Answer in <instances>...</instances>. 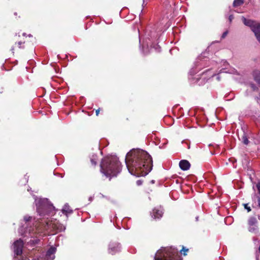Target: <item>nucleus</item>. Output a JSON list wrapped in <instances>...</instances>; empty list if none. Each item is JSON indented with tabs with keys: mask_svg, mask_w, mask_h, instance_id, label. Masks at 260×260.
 <instances>
[{
	"mask_svg": "<svg viewBox=\"0 0 260 260\" xmlns=\"http://www.w3.org/2000/svg\"><path fill=\"white\" fill-rule=\"evenodd\" d=\"M50 229H52L56 232H61L64 230V227L60 223L56 222H47L44 226V230H48Z\"/></svg>",
	"mask_w": 260,
	"mask_h": 260,
	"instance_id": "nucleus-5",
	"label": "nucleus"
},
{
	"mask_svg": "<svg viewBox=\"0 0 260 260\" xmlns=\"http://www.w3.org/2000/svg\"><path fill=\"white\" fill-rule=\"evenodd\" d=\"M252 31L254 32L257 40L260 43V24Z\"/></svg>",
	"mask_w": 260,
	"mask_h": 260,
	"instance_id": "nucleus-15",
	"label": "nucleus"
},
{
	"mask_svg": "<svg viewBox=\"0 0 260 260\" xmlns=\"http://www.w3.org/2000/svg\"><path fill=\"white\" fill-rule=\"evenodd\" d=\"M163 214L164 212L160 206L154 208L151 212L152 218L155 220L160 219L162 217Z\"/></svg>",
	"mask_w": 260,
	"mask_h": 260,
	"instance_id": "nucleus-9",
	"label": "nucleus"
},
{
	"mask_svg": "<svg viewBox=\"0 0 260 260\" xmlns=\"http://www.w3.org/2000/svg\"><path fill=\"white\" fill-rule=\"evenodd\" d=\"M257 100H260V94H259V97H257Z\"/></svg>",
	"mask_w": 260,
	"mask_h": 260,
	"instance_id": "nucleus-31",
	"label": "nucleus"
},
{
	"mask_svg": "<svg viewBox=\"0 0 260 260\" xmlns=\"http://www.w3.org/2000/svg\"><path fill=\"white\" fill-rule=\"evenodd\" d=\"M56 251V248L54 247H51L49 248L46 254L45 258L46 260H53L55 258Z\"/></svg>",
	"mask_w": 260,
	"mask_h": 260,
	"instance_id": "nucleus-12",
	"label": "nucleus"
},
{
	"mask_svg": "<svg viewBox=\"0 0 260 260\" xmlns=\"http://www.w3.org/2000/svg\"><path fill=\"white\" fill-rule=\"evenodd\" d=\"M53 208L52 205L46 203H41L37 207V212L40 216L48 214Z\"/></svg>",
	"mask_w": 260,
	"mask_h": 260,
	"instance_id": "nucleus-4",
	"label": "nucleus"
},
{
	"mask_svg": "<svg viewBox=\"0 0 260 260\" xmlns=\"http://www.w3.org/2000/svg\"><path fill=\"white\" fill-rule=\"evenodd\" d=\"M245 209L247 210V211L249 212L251 211V208L249 206H248L247 204H244Z\"/></svg>",
	"mask_w": 260,
	"mask_h": 260,
	"instance_id": "nucleus-22",
	"label": "nucleus"
},
{
	"mask_svg": "<svg viewBox=\"0 0 260 260\" xmlns=\"http://www.w3.org/2000/svg\"><path fill=\"white\" fill-rule=\"evenodd\" d=\"M243 22L245 25L250 27L251 30H253L257 27L258 25H260V23H257L256 22L250 19H247L245 18H243Z\"/></svg>",
	"mask_w": 260,
	"mask_h": 260,
	"instance_id": "nucleus-11",
	"label": "nucleus"
},
{
	"mask_svg": "<svg viewBox=\"0 0 260 260\" xmlns=\"http://www.w3.org/2000/svg\"><path fill=\"white\" fill-rule=\"evenodd\" d=\"M62 212L63 214L67 215L68 214H71V213H72V210L69 209H66V208L64 207L62 209Z\"/></svg>",
	"mask_w": 260,
	"mask_h": 260,
	"instance_id": "nucleus-18",
	"label": "nucleus"
},
{
	"mask_svg": "<svg viewBox=\"0 0 260 260\" xmlns=\"http://www.w3.org/2000/svg\"><path fill=\"white\" fill-rule=\"evenodd\" d=\"M179 167L182 170L187 171L189 169L190 164L188 160L183 159L179 162Z\"/></svg>",
	"mask_w": 260,
	"mask_h": 260,
	"instance_id": "nucleus-13",
	"label": "nucleus"
},
{
	"mask_svg": "<svg viewBox=\"0 0 260 260\" xmlns=\"http://www.w3.org/2000/svg\"><path fill=\"white\" fill-rule=\"evenodd\" d=\"M23 246V243L21 240H17L14 243V251L17 256L21 255Z\"/></svg>",
	"mask_w": 260,
	"mask_h": 260,
	"instance_id": "nucleus-8",
	"label": "nucleus"
},
{
	"mask_svg": "<svg viewBox=\"0 0 260 260\" xmlns=\"http://www.w3.org/2000/svg\"><path fill=\"white\" fill-rule=\"evenodd\" d=\"M90 161H91L92 165H93L94 166H96L97 162H96V159L95 158H94V157L91 158L90 159Z\"/></svg>",
	"mask_w": 260,
	"mask_h": 260,
	"instance_id": "nucleus-20",
	"label": "nucleus"
},
{
	"mask_svg": "<svg viewBox=\"0 0 260 260\" xmlns=\"http://www.w3.org/2000/svg\"><path fill=\"white\" fill-rule=\"evenodd\" d=\"M16 260H27V258H18L17 259H16Z\"/></svg>",
	"mask_w": 260,
	"mask_h": 260,
	"instance_id": "nucleus-28",
	"label": "nucleus"
},
{
	"mask_svg": "<svg viewBox=\"0 0 260 260\" xmlns=\"http://www.w3.org/2000/svg\"><path fill=\"white\" fill-rule=\"evenodd\" d=\"M228 34V31H224L222 35V36H221V38L222 39H224V38H225V37L226 36L227 34Z\"/></svg>",
	"mask_w": 260,
	"mask_h": 260,
	"instance_id": "nucleus-23",
	"label": "nucleus"
},
{
	"mask_svg": "<svg viewBox=\"0 0 260 260\" xmlns=\"http://www.w3.org/2000/svg\"><path fill=\"white\" fill-rule=\"evenodd\" d=\"M258 205L260 207V195L258 197Z\"/></svg>",
	"mask_w": 260,
	"mask_h": 260,
	"instance_id": "nucleus-29",
	"label": "nucleus"
},
{
	"mask_svg": "<svg viewBox=\"0 0 260 260\" xmlns=\"http://www.w3.org/2000/svg\"><path fill=\"white\" fill-rule=\"evenodd\" d=\"M256 187L257 188V190H258V192L260 195V182H258L257 185H256Z\"/></svg>",
	"mask_w": 260,
	"mask_h": 260,
	"instance_id": "nucleus-24",
	"label": "nucleus"
},
{
	"mask_svg": "<svg viewBox=\"0 0 260 260\" xmlns=\"http://www.w3.org/2000/svg\"><path fill=\"white\" fill-rule=\"evenodd\" d=\"M31 218V217H24V220L26 221H28L30 220V219Z\"/></svg>",
	"mask_w": 260,
	"mask_h": 260,
	"instance_id": "nucleus-26",
	"label": "nucleus"
},
{
	"mask_svg": "<svg viewBox=\"0 0 260 260\" xmlns=\"http://www.w3.org/2000/svg\"><path fill=\"white\" fill-rule=\"evenodd\" d=\"M154 260H181L177 249L170 247L158 251Z\"/></svg>",
	"mask_w": 260,
	"mask_h": 260,
	"instance_id": "nucleus-3",
	"label": "nucleus"
},
{
	"mask_svg": "<svg viewBox=\"0 0 260 260\" xmlns=\"http://www.w3.org/2000/svg\"><path fill=\"white\" fill-rule=\"evenodd\" d=\"M244 3V0H234L233 2V6L234 7H237L241 6Z\"/></svg>",
	"mask_w": 260,
	"mask_h": 260,
	"instance_id": "nucleus-16",
	"label": "nucleus"
},
{
	"mask_svg": "<svg viewBox=\"0 0 260 260\" xmlns=\"http://www.w3.org/2000/svg\"><path fill=\"white\" fill-rule=\"evenodd\" d=\"M257 220L254 216L250 217L248 220V230L249 232L254 233L257 229Z\"/></svg>",
	"mask_w": 260,
	"mask_h": 260,
	"instance_id": "nucleus-7",
	"label": "nucleus"
},
{
	"mask_svg": "<svg viewBox=\"0 0 260 260\" xmlns=\"http://www.w3.org/2000/svg\"><path fill=\"white\" fill-rule=\"evenodd\" d=\"M101 172L110 180L121 171V164L118 158L110 156L104 157L100 164Z\"/></svg>",
	"mask_w": 260,
	"mask_h": 260,
	"instance_id": "nucleus-2",
	"label": "nucleus"
},
{
	"mask_svg": "<svg viewBox=\"0 0 260 260\" xmlns=\"http://www.w3.org/2000/svg\"><path fill=\"white\" fill-rule=\"evenodd\" d=\"M120 251V244L117 242L111 241L108 245V251L109 253L114 255Z\"/></svg>",
	"mask_w": 260,
	"mask_h": 260,
	"instance_id": "nucleus-6",
	"label": "nucleus"
},
{
	"mask_svg": "<svg viewBox=\"0 0 260 260\" xmlns=\"http://www.w3.org/2000/svg\"><path fill=\"white\" fill-rule=\"evenodd\" d=\"M258 250H259V252H260V245H259V248H258Z\"/></svg>",
	"mask_w": 260,
	"mask_h": 260,
	"instance_id": "nucleus-32",
	"label": "nucleus"
},
{
	"mask_svg": "<svg viewBox=\"0 0 260 260\" xmlns=\"http://www.w3.org/2000/svg\"><path fill=\"white\" fill-rule=\"evenodd\" d=\"M125 163L129 172L137 176H145L152 168V159L145 151L133 149L125 157Z\"/></svg>",
	"mask_w": 260,
	"mask_h": 260,
	"instance_id": "nucleus-1",
	"label": "nucleus"
},
{
	"mask_svg": "<svg viewBox=\"0 0 260 260\" xmlns=\"http://www.w3.org/2000/svg\"><path fill=\"white\" fill-rule=\"evenodd\" d=\"M100 110H101L100 108H99L98 109L95 110V114H96V116H99Z\"/></svg>",
	"mask_w": 260,
	"mask_h": 260,
	"instance_id": "nucleus-25",
	"label": "nucleus"
},
{
	"mask_svg": "<svg viewBox=\"0 0 260 260\" xmlns=\"http://www.w3.org/2000/svg\"><path fill=\"white\" fill-rule=\"evenodd\" d=\"M141 181H140V180L137 181V184H138V185L141 184Z\"/></svg>",
	"mask_w": 260,
	"mask_h": 260,
	"instance_id": "nucleus-30",
	"label": "nucleus"
},
{
	"mask_svg": "<svg viewBox=\"0 0 260 260\" xmlns=\"http://www.w3.org/2000/svg\"><path fill=\"white\" fill-rule=\"evenodd\" d=\"M229 19L230 22L232 21V19H233V16L232 15H230Z\"/></svg>",
	"mask_w": 260,
	"mask_h": 260,
	"instance_id": "nucleus-27",
	"label": "nucleus"
},
{
	"mask_svg": "<svg viewBox=\"0 0 260 260\" xmlns=\"http://www.w3.org/2000/svg\"><path fill=\"white\" fill-rule=\"evenodd\" d=\"M250 86H251V88L253 89V90H254V91L258 90V88L254 84H251Z\"/></svg>",
	"mask_w": 260,
	"mask_h": 260,
	"instance_id": "nucleus-21",
	"label": "nucleus"
},
{
	"mask_svg": "<svg viewBox=\"0 0 260 260\" xmlns=\"http://www.w3.org/2000/svg\"><path fill=\"white\" fill-rule=\"evenodd\" d=\"M26 42L25 41H19L16 42L15 45L11 48V51L14 54L15 51H17L19 49H24L25 48V44Z\"/></svg>",
	"mask_w": 260,
	"mask_h": 260,
	"instance_id": "nucleus-10",
	"label": "nucleus"
},
{
	"mask_svg": "<svg viewBox=\"0 0 260 260\" xmlns=\"http://www.w3.org/2000/svg\"><path fill=\"white\" fill-rule=\"evenodd\" d=\"M241 140L243 144L245 145H248L249 143L248 139L245 134L242 136Z\"/></svg>",
	"mask_w": 260,
	"mask_h": 260,
	"instance_id": "nucleus-17",
	"label": "nucleus"
},
{
	"mask_svg": "<svg viewBox=\"0 0 260 260\" xmlns=\"http://www.w3.org/2000/svg\"><path fill=\"white\" fill-rule=\"evenodd\" d=\"M182 251H183V254L185 256L187 255V252L188 251V249L187 248H186L185 247H182V249L180 250V252H182Z\"/></svg>",
	"mask_w": 260,
	"mask_h": 260,
	"instance_id": "nucleus-19",
	"label": "nucleus"
},
{
	"mask_svg": "<svg viewBox=\"0 0 260 260\" xmlns=\"http://www.w3.org/2000/svg\"><path fill=\"white\" fill-rule=\"evenodd\" d=\"M253 77L254 80L260 85V71L258 70H255L253 72Z\"/></svg>",
	"mask_w": 260,
	"mask_h": 260,
	"instance_id": "nucleus-14",
	"label": "nucleus"
}]
</instances>
